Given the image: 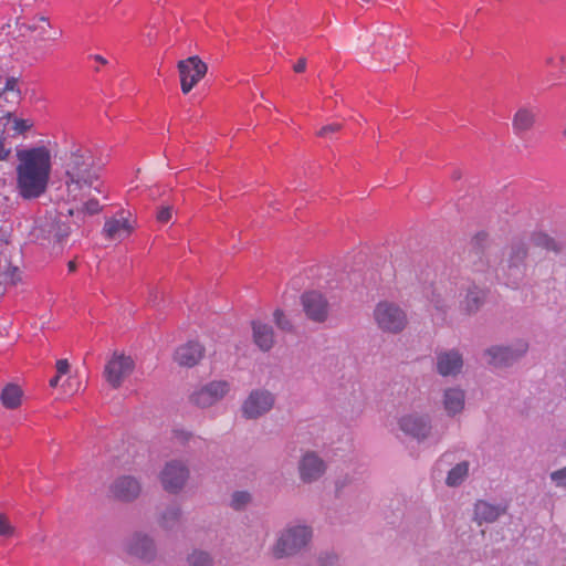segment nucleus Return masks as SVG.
I'll list each match as a JSON object with an SVG mask.
<instances>
[{
  "instance_id": "obj_1",
  "label": "nucleus",
  "mask_w": 566,
  "mask_h": 566,
  "mask_svg": "<svg viewBox=\"0 0 566 566\" xmlns=\"http://www.w3.org/2000/svg\"><path fill=\"white\" fill-rule=\"evenodd\" d=\"M343 272L346 276L339 275L338 281H382L394 280L411 281L419 280L417 266L405 255H392L387 250L369 253L368 249H359L347 254L344 260Z\"/></svg>"
},
{
  "instance_id": "obj_2",
  "label": "nucleus",
  "mask_w": 566,
  "mask_h": 566,
  "mask_svg": "<svg viewBox=\"0 0 566 566\" xmlns=\"http://www.w3.org/2000/svg\"><path fill=\"white\" fill-rule=\"evenodd\" d=\"M17 189L24 199L39 198L46 191L52 156L49 148L38 146L17 151Z\"/></svg>"
},
{
  "instance_id": "obj_3",
  "label": "nucleus",
  "mask_w": 566,
  "mask_h": 566,
  "mask_svg": "<svg viewBox=\"0 0 566 566\" xmlns=\"http://www.w3.org/2000/svg\"><path fill=\"white\" fill-rule=\"evenodd\" d=\"M101 166L87 148L71 151L63 163L62 180L71 201H83L92 190L101 193L98 179Z\"/></svg>"
},
{
  "instance_id": "obj_4",
  "label": "nucleus",
  "mask_w": 566,
  "mask_h": 566,
  "mask_svg": "<svg viewBox=\"0 0 566 566\" xmlns=\"http://www.w3.org/2000/svg\"><path fill=\"white\" fill-rule=\"evenodd\" d=\"M312 533L306 526H295L283 532L273 547L276 558L293 555L304 547L311 539Z\"/></svg>"
},
{
  "instance_id": "obj_5",
  "label": "nucleus",
  "mask_w": 566,
  "mask_h": 566,
  "mask_svg": "<svg viewBox=\"0 0 566 566\" xmlns=\"http://www.w3.org/2000/svg\"><path fill=\"white\" fill-rule=\"evenodd\" d=\"M180 88L188 94L206 76L208 65L198 56L192 55L177 63Z\"/></svg>"
},
{
  "instance_id": "obj_6",
  "label": "nucleus",
  "mask_w": 566,
  "mask_h": 566,
  "mask_svg": "<svg viewBox=\"0 0 566 566\" xmlns=\"http://www.w3.org/2000/svg\"><path fill=\"white\" fill-rule=\"evenodd\" d=\"M374 316L379 328L385 332L398 333L402 331L407 324L405 312L389 302L378 303Z\"/></svg>"
},
{
  "instance_id": "obj_7",
  "label": "nucleus",
  "mask_w": 566,
  "mask_h": 566,
  "mask_svg": "<svg viewBox=\"0 0 566 566\" xmlns=\"http://www.w3.org/2000/svg\"><path fill=\"white\" fill-rule=\"evenodd\" d=\"M230 390L226 380H213L196 388L189 395V401L198 408H209L222 400Z\"/></svg>"
},
{
  "instance_id": "obj_8",
  "label": "nucleus",
  "mask_w": 566,
  "mask_h": 566,
  "mask_svg": "<svg viewBox=\"0 0 566 566\" xmlns=\"http://www.w3.org/2000/svg\"><path fill=\"white\" fill-rule=\"evenodd\" d=\"M135 364L132 357L114 353L104 368V377L113 387L118 388L134 370Z\"/></svg>"
},
{
  "instance_id": "obj_9",
  "label": "nucleus",
  "mask_w": 566,
  "mask_h": 566,
  "mask_svg": "<svg viewBox=\"0 0 566 566\" xmlns=\"http://www.w3.org/2000/svg\"><path fill=\"white\" fill-rule=\"evenodd\" d=\"M19 34L25 36L30 33H36L39 41H56L61 38L62 31H52V24L49 18L44 15H35L28 21L18 22Z\"/></svg>"
},
{
  "instance_id": "obj_10",
  "label": "nucleus",
  "mask_w": 566,
  "mask_h": 566,
  "mask_svg": "<svg viewBox=\"0 0 566 566\" xmlns=\"http://www.w3.org/2000/svg\"><path fill=\"white\" fill-rule=\"evenodd\" d=\"M189 478L188 468L180 461L167 462L160 473V482L164 489L170 493H177L186 484Z\"/></svg>"
},
{
  "instance_id": "obj_11",
  "label": "nucleus",
  "mask_w": 566,
  "mask_h": 566,
  "mask_svg": "<svg viewBox=\"0 0 566 566\" xmlns=\"http://www.w3.org/2000/svg\"><path fill=\"white\" fill-rule=\"evenodd\" d=\"M274 397L266 390H253L242 405V413L248 419H256L271 410Z\"/></svg>"
},
{
  "instance_id": "obj_12",
  "label": "nucleus",
  "mask_w": 566,
  "mask_h": 566,
  "mask_svg": "<svg viewBox=\"0 0 566 566\" xmlns=\"http://www.w3.org/2000/svg\"><path fill=\"white\" fill-rule=\"evenodd\" d=\"M530 248L522 239L514 240L507 247L503 263L510 274L523 273L526 268V259Z\"/></svg>"
},
{
  "instance_id": "obj_13",
  "label": "nucleus",
  "mask_w": 566,
  "mask_h": 566,
  "mask_svg": "<svg viewBox=\"0 0 566 566\" xmlns=\"http://www.w3.org/2000/svg\"><path fill=\"white\" fill-rule=\"evenodd\" d=\"M302 306L305 315L313 322L323 323L328 316V303L317 291H311L302 295Z\"/></svg>"
},
{
  "instance_id": "obj_14",
  "label": "nucleus",
  "mask_w": 566,
  "mask_h": 566,
  "mask_svg": "<svg viewBox=\"0 0 566 566\" xmlns=\"http://www.w3.org/2000/svg\"><path fill=\"white\" fill-rule=\"evenodd\" d=\"M538 108L535 105L520 106L512 117V130L518 137L525 136L536 125Z\"/></svg>"
},
{
  "instance_id": "obj_15",
  "label": "nucleus",
  "mask_w": 566,
  "mask_h": 566,
  "mask_svg": "<svg viewBox=\"0 0 566 566\" xmlns=\"http://www.w3.org/2000/svg\"><path fill=\"white\" fill-rule=\"evenodd\" d=\"M527 345L525 343H518L515 348L494 346L486 350L489 357L488 363L495 367L509 366L515 361L518 357L525 354Z\"/></svg>"
},
{
  "instance_id": "obj_16",
  "label": "nucleus",
  "mask_w": 566,
  "mask_h": 566,
  "mask_svg": "<svg viewBox=\"0 0 566 566\" xmlns=\"http://www.w3.org/2000/svg\"><path fill=\"white\" fill-rule=\"evenodd\" d=\"M111 494L116 500L123 501V502H129L135 500L140 491V484L139 482L129 475H124L118 479H116L111 488H109Z\"/></svg>"
},
{
  "instance_id": "obj_17",
  "label": "nucleus",
  "mask_w": 566,
  "mask_h": 566,
  "mask_svg": "<svg viewBox=\"0 0 566 566\" xmlns=\"http://www.w3.org/2000/svg\"><path fill=\"white\" fill-rule=\"evenodd\" d=\"M300 476L304 482L317 480L325 472L323 460L314 452L305 453L298 464Z\"/></svg>"
},
{
  "instance_id": "obj_18",
  "label": "nucleus",
  "mask_w": 566,
  "mask_h": 566,
  "mask_svg": "<svg viewBox=\"0 0 566 566\" xmlns=\"http://www.w3.org/2000/svg\"><path fill=\"white\" fill-rule=\"evenodd\" d=\"M399 427L406 434L418 440L427 438L431 430L429 421L417 415H407L401 417L399 420Z\"/></svg>"
},
{
  "instance_id": "obj_19",
  "label": "nucleus",
  "mask_w": 566,
  "mask_h": 566,
  "mask_svg": "<svg viewBox=\"0 0 566 566\" xmlns=\"http://www.w3.org/2000/svg\"><path fill=\"white\" fill-rule=\"evenodd\" d=\"M205 349L197 342H188L179 346L174 355L175 361L182 367H193L203 357Z\"/></svg>"
},
{
  "instance_id": "obj_20",
  "label": "nucleus",
  "mask_w": 566,
  "mask_h": 566,
  "mask_svg": "<svg viewBox=\"0 0 566 566\" xmlns=\"http://www.w3.org/2000/svg\"><path fill=\"white\" fill-rule=\"evenodd\" d=\"M133 230V224L126 218H109L104 223L103 233L109 240H124Z\"/></svg>"
},
{
  "instance_id": "obj_21",
  "label": "nucleus",
  "mask_w": 566,
  "mask_h": 566,
  "mask_svg": "<svg viewBox=\"0 0 566 566\" xmlns=\"http://www.w3.org/2000/svg\"><path fill=\"white\" fill-rule=\"evenodd\" d=\"M463 365L462 356L458 352L441 353L437 357V368L440 375L450 376L458 374Z\"/></svg>"
},
{
  "instance_id": "obj_22",
  "label": "nucleus",
  "mask_w": 566,
  "mask_h": 566,
  "mask_svg": "<svg viewBox=\"0 0 566 566\" xmlns=\"http://www.w3.org/2000/svg\"><path fill=\"white\" fill-rule=\"evenodd\" d=\"M128 552L139 558L149 559L154 556L155 546L148 536L136 534L129 542Z\"/></svg>"
},
{
  "instance_id": "obj_23",
  "label": "nucleus",
  "mask_w": 566,
  "mask_h": 566,
  "mask_svg": "<svg viewBox=\"0 0 566 566\" xmlns=\"http://www.w3.org/2000/svg\"><path fill=\"white\" fill-rule=\"evenodd\" d=\"M252 328L254 343L259 348L264 352L271 349L274 344V333L272 327L268 324L254 322Z\"/></svg>"
},
{
  "instance_id": "obj_24",
  "label": "nucleus",
  "mask_w": 566,
  "mask_h": 566,
  "mask_svg": "<svg viewBox=\"0 0 566 566\" xmlns=\"http://www.w3.org/2000/svg\"><path fill=\"white\" fill-rule=\"evenodd\" d=\"M530 243L534 248H539L548 252L558 253L562 250L559 242L554 237L541 230L531 233Z\"/></svg>"
},
{
  "instance_id": "obj_25",
  "label": "nucleus",
  "mask_w": 566,
  "mask_h": 566,
  "mask_svg": "<svg viewBox=\"0 0 566 566\" xmlns=\"http://www.w3.org/2000/svg\"><path fill=\"white\" fill-rule=\"evenodd\" d=\"M443 406L449 415L460 412L464 407V392L458 388H450L444 392Z\"/></svg>"
},
{
  "instance_id": "obj_26",
  "label": "nucleus",
  "mask_w": 566,
  "mask_h": 566,
  "mask_svg": "<svg viewBox=\"0 0 566 566\" xmlns=\"http://www.w3.org/2000/svg\"><path fill=\"white\" fill-rule=\"evenodd\" d=\"M502 513L503 510L501 507L492 505L485 501H479L474 507V516L479 524L482 522H494Z\"/></svg>"
},
{
  "instance_id": "obj_27",
  "label": "nucleus",
  "mask_w": 566,
  "mask_h": 566,
  "mask_svg": "<svg viewBox=\"0 0 566 566\" xmlns=\"http://www.w3.org/2000/svg\"><path fill=\"white\" fill-rule=\"evenodd\" d=\"M102 207L97 199H88L76 208L69 209V214L75 217L78 224L84 223L86 216H94L101 212Z\"/></svg>"
},
{
  "instance_id": "obj_28",
  "label": "nucleus",
  "mask_w": 566,
  "mask_h": 566,
  "mask_svg": "<svg viewBox=\"0 0 566 566\" xmlns=\"http://www.w3.org/2000/svg\"><path fill=\"white\" fill-rule=\"evenodd\" d=\"M22 389L14 384L7 385L1 391V402L8 409H15L21 405Z\"/></svg>"
},
{
  "instance_id": "obj_29",
  "label": "nucleus",
  "mask_w": 566,
  "mask_h": 566,
  "mask_svg": "<svg viewBox=\"0 0 566 566\" xmlns=\"http://www.w3.org/2000/svg\"><path fill=\"white\" fill-rule=\"evenodd\" d=\"M469 472V463L468 462H461L457 464L454 468H452L447 476V484L450 486H457L461 484L464 479L467 478Z\"/></svg>"
},
{
  "instance_id": "obj_30",
  "label": "nucleus",
  "mask_w": 566,
  "mask_h": 566,
  "mask_svg": "<svg viewBox=\"0 0 566 566\" xmlns=\"http://www.w3.org/2000/svg\"><path fill=\"white\" fill-rule=\"evenodd\" d=\"M489 244V234L484 231L478 232L471 239L472 253L476 256L482 254Z\"/></svg>"
},
{
  "instance_id": "obj_31",
  "label": "nucleus",
  "mask_w": 566,
  "mask_h": 566,
  "mask_svg": "<svg viewBox=\"0 0 566 566\" xmlns=\"http://www.w3.org/2000/svg\"><path fill=\"white\" fill-rule=\"evenodd\" d=\"M483 302L482 291L478 285H473L472 289L469 290L465 298L467 308L471 312L479 307V305Z\"/></svg>"
},
{
  "instance_id": "obj_32",
  "label": "nucleus",
  "mask_w": 566,
  "mask_h": 566,
  "mask_svg": "<svg viewBox=\"0 0 566 566\" xmlns=\"http://www.w3.org/2000/svg\"><path fill=\"white\" fill-rule=\"evenodd\" d=\"M34 126V122L31 118H20V117H13L12 118V126L11 129L14 132L15 135H23L31 130Z\"/></svg>"
},
{
  "instance_id": "obj_33",
  "label": "nucleus",
  "mask_w": 566,
  "mask_h": 566,
  "mask_svg": "<svg viewBox=\"0 0 566 566\" xmlns=\"http://www.w3.org/2000/svg\"><path fill=\"white\" fill-rule=\"evenodd\" d=\"M188 562L190 566H212L210 556L205 552H193Z\"/></svg>"
},
{
  "instance_id": "obj_34",
  "label": "nucleus",
  "mask_w": 566,
  "mask_h": 566,
  "mask_svg": "<svg viewBox=\"0 0 566 566\" xmlns=\"http://www.w3.org/2000/svg\"><path fill=\"white\" fill-rule=\"evenodd\" d=\"M180 512L176 507L167 510L161 517V525L166 528L172 527L178 521Z\"/></svg>"
},
{
  "instance_id": "obj_35",
  "label": "nucleus",
  "mask_w": 566,
  "mask_h": 566,
  "mask_svg": "<svg viewBox=\"0 0 566 566\" xmlns=\"http://www.w3.org/2000/svg\"><path fill=\"white\" fill-rule=\"evenodd\" d=\"M15 533L14 526L10 523L8 517L0 513V536L11 537Z\"/></svg>"
},
{
  "instance_id": "obj_36",
  "label": "nucleus",
  "mask_w": 566,
  "mask_h": 566,
  "mask_svg": "<svg viewBox=\"0 0 566 566\" xmlns=\"http://www.w3.org/2000/svg\"><path fill=\"white\" fill-rule=\"evenodd\" d=\"M250 501V494L248 492H235L232 495L231 506L235 510L242 509Z\"/></svg>"
},
{
  "instance_id": "obj_37",
  "label": "nucleus",
  "mask_w": 566,
  "mask_h": 566,
  "mask_svg": "<svg viewBox=\"0 0 566 566\" xmlns=\"http://www.w3.org/2000/svg\"><path fill=\"white\" fill-rule=\"evenodd\" d=\"M174 214L172 206H161L158 208L156 219L160 223H167L171 220Z\"/></svg>"
},
{
  "instance_id": "obj_38",
  "label": "nucleus",
  "mask_w": 566,
  "mask_h": 566,
  "mask_svg": "<svg viewBox=\"0 0 566 566\" xmlns=\"http://www.w3.org/2000/svg\"><path fill=\"white\" fill-rule=\"evenodd\" d=\"M310 274L306 275L307 280H326L329 281L327 277L328 269L325 266H314L308 270Z\"/></svg>"
},
{
  "instance_id": "obj_39",
  "label": "nucleus",
  "mask_w": 566,
  "mask_h": 566,
  "mask_svg": "<svg viewBox=\"0 0 566 566\" xmlns=\"http://www.w3.org/2000/svg\"><path fill=\"white\" fill-rule=\"evenodd\" d=\"M340 128L342 125L338 123L327 124L317 132V136L327 138L331 137L333 134L337 133L338 130H340Z\"/></svg>"
},
{
  "instance_id": "obj_40",
  "label": "nucleus",
  "mask_w": 566,
  "mask_h": 566,
  "mask_svg": "<svg viewBox=\"0 0 566 566\" xmlns=\"http://www.w3.org/2000/svg\"><path fill=\"white\" fill-rule=\"evenodd\" d=\"M274 321L276 325L283 329V331H291L292 324L291 322L285 317L284 313L281 310H276L274 312Z\"/></svg>"
},
{
  "instance_id": "obj_41",
  "label": "nucleus",
  "mask_w": 566,
  "mask_h": 566,
  "mask_svg": "<svg viewBox=\"0 0 566 566\" xmlns=\"http://www.w3.org/2000/svg\"><path fill=\"white\" fill-rule=\"evenodd\" d=\"M53 231H54L53 237L57 241H62L63 239H65L69 235L70 228L64 224L56 223L53 226Z\"/></svg>"
},
{
  "instance_id": "obj_42",
  "label": "nucleus",
  "mask_w": 566,
  "mask_h": 566,
  "mask_svg": "<svg viewBox=\"0 0 566 566\" xmlns=\"http://www.w3.org/2000/svg\"><path fill=\"white\" fill-rule=\"evenodd\" d=\"M553 481L559 486H566V467L551 474Z\"/></svg>"
},
{
  "instance_id": "obj_43",
  "label": "nucleus",
  "mask_w": 566,
  "mask_h": 566,
  "mask_svg": "<svg viewBox=\"0 0 566 566\" xmlns=\"http://www.w3.org/2000/svg\"><path fill=\"white\" fill-rule=\"evenodd\" d=\"M69 370H70V365L66 359H59L56 361V373L59 374V376H63V375L67 374Z\"/></svg>"
},
{
  "instance_id": "obj_44",
  "label": "nucleus",
  "mask_w": 566,
  "mask_h": 566,
  "mask_svg": "<svg viewBox=\"0 0 566 566\" xmlns=\"http://www.w3.org/2000/svg\"><path fill=\"white\" fill-rule=\"evenodd\" d=\"M11 149L4 146V143L0 142V161H4L9 158Z\"/></svg>"
},
{
  "instance_id": "obj_45",
  "label": "nucleus",
  "mask_w": 566,
  "mask_h": 566,
  "mask_svg": "<svg viewBox=\"0 0 566 566\" xmlns=\"http://www.w3.org/2000/svg\"><path fill=\"white\" fill-rule=\"evenodd\" d=\"M293 69L296 73L304 72L306 69V59H304V57L298 59L297 62L294 64Z\"/></svg>"
},
{
  "instance_id": "obj_46",
  "label": "nucleus",
  "mask_w": 566,
  "mask_h": 566,
  "mask_svg": "<svg viewBox=\"0 0 566 566\" xmlns=\"http://www.w3.org/2000/svg\"><path fill=\"white\" fill-rule=\"evenodd\" d=\"M90 57L101 65H106L108 63L107 60L99 54H94V55H91Z\"/></svg>"
},
{
  "instance_id": "obj_47",
  "label": "nucleus",
  "mask_w": 566,
  "mask_h": 566,
  "mask_svg": "<svg viewBox=\"0 0 566 566\" xmlns=\"http://www.w3.org/2000/svg\"><path fill=\"white\" fill-rule=\"evenodd\" d=\"M175 437L180 441H186L189 438V434L184 431H176Z\"/></svg>"
},
{
  "instance_id": "obj_48",
  "label": "nucleus",
  "mask_w": 566,
  "mask_h": 566,
  "mask_svg": "<svg viewBox=\"0 0 566 566\" xmlns=\"http://www.w3.org/2000/svg\"><path fill=\"white\" fill-rule=\"evenodd\" d=\"M60 377H61V376H59V374H56V376H55V377H53V378L50 380V386H51V387H56V386H57V384H59Z\"/></svg>"
},
{
  "instance_id": "obj_49",
  "label": "nucleus",
  "mask_w": 566,
  "mask_h": 566,
  "mask_svg": "<svg viewBox=\"0 0 566 566\" xmlns=\"http://www.w3.org/2000/svg\"><path fill=\"white\" fill-rule=\"evenodd\" d=\"M69 272H73L76 270V262L74 260L70 261L67 264Z\"/></svg>"
},
{
  "instance_id": "obj_50",
  "label": "nucleus",
  "mask_w": 566,
  "mask_h": 566,
  "mask_svg": "<svg viewBox=\"0 0 566 566\" xmlns=\"http://www.w3.org/2000/svg\"><path fill=\"white\" fill-rule=\"evenodd\" d=\"M401 59H402V56H397V57L395 59L394 63H395V64H397V63H398V60H401ZM391 63H392L391 59H390V57H388L387 65L389 66V65H391Z\"/></svg>"
},
{
  "instance_id": "obj_51",
  "label": "nucleus",
  "mask_w": 566,
  "mask_h": 566,
  "mask_svg": "<svg viewBox=\"0 0 566 566\" xmlns=\"http://www.w3.org/2000/svg\"><path fill=\"white\" fill-rule=\"evenodd\" d=\"M562 137L566 140V120H565V124L563 126V129H562Z\"/></svg>"
},
{
  "instance_id": "obj_52",
  "label": "nucleus",
  "mask_w": 566,
  "mask_h": 566,
  "mask_svg": "<svg viewBox=\"0 0 566 566\" xmlns=\"http://www.w3.org/2000/svg\"><path fill=\"white\" fill-rule=\"evenodd\" d=\"M6 294V285H0V298Z\"/></svg>"
}]
</instances>
